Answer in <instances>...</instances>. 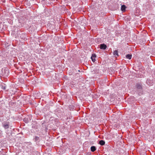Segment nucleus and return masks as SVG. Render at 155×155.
Instances as JSON below:
<instances>
[{
  "label": "nucleus",
  "mask_w": 155,
  "mask_h": 155,
  "mask_svg": "<svg viewBox=\"0 0 155 155\" xmlns=\"http://www.w3.org/2000/svg\"><path fill=\"white\" fill-rule=\"evenodd\" d=\"M136 87L138 90V93H140L142 91V87L141 85L139 84H137L136 85Z\"/></svg>",
  "instance_id": "obj_1"
},
{
  "label": "nucleus",
  "mask_w": 155,
  "mask_h": 155,
  "mask_svg": "<svg viewBox=\"0 0 155 155\" xmlns=\"http://www.w3.org/2000/svg\"><path fill=\"white\" fill-rule=\"evenodd\" d=\"M36 28H37L35 25L34 24L33 25L30 26L29 29L32 32L35 31L36 29Z\"/></svg>",
  "instance_id": "obj_2"
},
{
  "label": "nucleus",
  "mask_w": 155,
  "mask_h": 155,
  "mask_svg": "<svg viewBox=\"0 0 155 155\" xmlns=\"http://www.w3.org/2000/svg\"><path fill=\"white\" fill-rule=\"evenodd\" d=\"M107 46L106 45L104 44H101L100 45V48L101 49L105 50Z\"/></svg>",
  "instance_id": "obj_3"
},
{
  "label": "nucleus",
  "mask_w": 155,
  "mask_h": 155,
  "mask_svg": "<svg viewBox=\"0 0 155 155\" xmlns=\"http://www.w3.org/2000/svg\"><path fill=\"white\" fill-rule=\"evenodd\" d=\"M96 57V55L95 54H92V56L91 57V59L92 61L94 62H95V58Z\"/></svg>",
  "instance_id": "obj_4"
},
{
  "label": "nucleus",
  "mask_w": 155,
  "mask_h": 155,
  "mask_svg": "<svg viewBox=\"0 0 155 155\" xmlns=\"http://www.w3.org/2000/svg\"><path fill=\"white\" fill-rule=\"evenodd\" d=\"M4 74L5 75V76H7L9 74V71H8V70L6 69H4ZM3 72V73H4L3 72V71H2Z\"/></svg>",
  "instance_id": "obj_5"
},
{
  "label": "nucleus",
  "mask_w": 155,
  "mask_h": 155,
  "mask_svg": "<svg viewBox=\"0 0 155 155\" xmlns=\"http://www.w3.org/2000/svg\"><path fill=\"white\" fill-rule=\"evenodd\" d=\"M99 143L101 146L104 145L105 144V142L104 140H101L99 141Z\"/></svg>",
  "instance_id": "obj_6"
},
{
  "label": "nucleus",
  "mask_w": 155,
  "mask_h": 155,
  "mask_svg": "<svg viewBox=\"0 0 155 155\" xmlns=\"http://www.w3.org/2000/svg\"><path fill=\"white\" fill-rule=\"evenodd\" d=\"M126 8V6L124 5H123L121 6V10L122 11H124L125 10Z\"/></svg>",
  "instance_id": "obj_7"
},
{
  "label": "nucleus",
  "mask_w": 155,
  "mask_h": 155,
  "mask_svg": "<svg viewBox=\"0 0 155 155\" xmlns=\"http://www.w3.org/2000/svg\"><path fill=\"white\" fill-rule=\"evenodd\" d=\"M96 150V148L94 146H92L91 147V150L92 152H94Z\"/></svg>",
  "instance_id": "obj_8"
},
{
  "label": "nucleus",
  "mask_w": 155,
  "mask_h": 155,
  "mask_svg": "<svg viewBox=\"0 0 155 155\" xmlns=\"http://www.w3.org/2000/svg\"><path fill=\"white\" fill-rule=\"evenodd\" d=\"M113 54L114 56H118V52L117 50H115L113 52Z\"/></svg>",
  "instance_id": "obj_9"
},
{
  "label": "nucleus",
  "mask_w": 155,
  "mask_h": 155,
  "mask_svg": "<svg viewBox=\"0 0 155 155\" xmlns=\"http://www.w3.org/2000/svg\"><path fill=\"white\" fill-rule=\"evenodd\" d=\"M132 55L131 54H127L126 55V57L128 59H130L132 58Z\"/></svg>",
  "instance_id": "obj_10"
},
{
  "label": "nucleus",
  "mask_w": 155,
  "mask_h": 155,
  "mask_svg": "<svg viewBox=\"0 0 155 155\" xmlns=\"http://www.w3.org/2000/svg\"><path fill=\"white\" fill-rule=\"evenodd\" d=\"M5 129H7L9 127V125L7 124H5L3 125Z\"/></svg>",
  "instance_id": "obj_11"
},
{
  "label": "nucleus",
  "mask_w": 155,
  "mask_h": 155,
  "mask_svg": "<svg viewBox=\"0 0 155 155\" xmlns=\"http://www.w3.org/2000/svg\"><path fill=\"white\" fill-rule=\"evenodd\" d=\"M23 121L26 123H28L29 122V120L28 118H25L23 119Z\"/></svg>",
  "instance_id": "obj_12"
},
{
  "label": "nucleus",
  "mask_w": 155,
  "mask_h": 155,
  "mask_svg": "<svg viewBox=\"0 0 155 155\" xmlns=\"http://www.w3.org/2000/svg\"><path fill=\"white\" fill-rule=\"evenodd\" d=\"M39 139V137H38L37 136H36L35 137V140L36 141L38 140Z\"/></svg>",
  "instance_id": "obj_13"
},
{
  "label": "nucleus",
  "mask_w": 155,
  "mask_h": 155,
  "mask_svg": "<svg viewBox=\"0 0 155 155\" xmlns=\"http://www.w3.org/2000/svg\"><path fill=\"white\" fill-rule=\"evenodd\" d=\"M78 71L79 72H80V71L79 70H78Z\"/></svg>",
  "instance_id": "obj_14"
}]
</instances>
